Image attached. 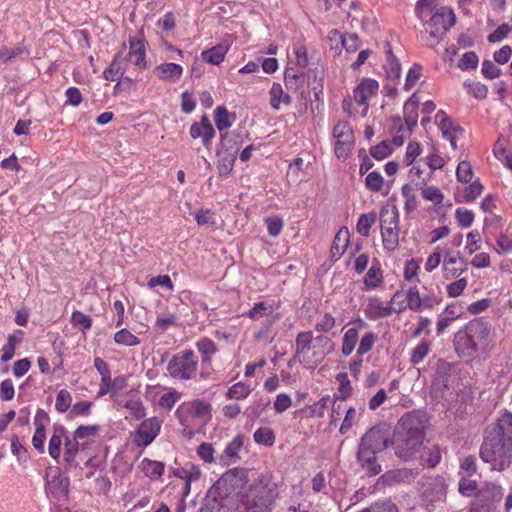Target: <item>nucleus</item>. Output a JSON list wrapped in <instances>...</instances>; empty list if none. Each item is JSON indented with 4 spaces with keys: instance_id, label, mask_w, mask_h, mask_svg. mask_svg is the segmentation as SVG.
<instances>
[{
    "instance_id": "f257e3e1",
    "label": "nucleus",
    "mask_w": 512,
    "mask_h": 512,
    "mask_svg": "<svg viewBox=\"0 0 512 512\" xmlns=\"http://www.w3.org/2000/svg\"><path fill=\"white\" fill-rule=\"evenodd\" d=\"M479 454L492 471L502 472L512 465L511 412H500L496 422L487 426Z\"/></svg>"
},
{
    "instance_id": "f03ea898",
    "label": "nucleus",
    "mask_w": 512,
    "mask_h": 512,
    "mask_svg": "<svg viewBox=\"0 0 512 512\" xmlns=\"http://www.w3.org/2000/svg\"><path fill=\"white\" fill-rule=\"evenodd\" d=\"M248 473V469L240 467L225 472L207 491L200 512L237 510L240 491L249 480Z\"/></svg>"
},
{
    "instance_id": "7ed1b4c3",
    "label": "nucleus",
    "mask_w": 512,
    "mask_h": 512,
    "mask_svg": "<svg viewBox=\"0 0 512 512\" xmlns=\"http://www.w3.org/2000/svg\"><path fill=\"white\" fill-rule=\"evenodd\" d=\"M424 416L416 413L403 415L390 437V443L395 449V454L403 459L409 460L423 444L425 436Z\"/></svg>"
},
{
    "instance_id": "20e7f679",
    "label": "nucleus",
    "mask_w": 512,
    "mask_h": 512,
    "mask_svg": "<svg viewBox=\"0 0 512 512\" xmlns=\"http://www.w3.org/2000/svg\"><path fill=\"white\" fill-rule=\"evenodd\" d=\"M390 444V428L386 424H378L366 431L358 444L356 460L365 474L369 477L381 473L378 453L384 451Z\"/></svg>"
},
{
    "instance_id": "39448f33",
    "label": "nucleus",
    "mask_w": 512,
    "mask_h": 512,
    "mask_svg": "<svg viewBox=\"0 0 512 512\" xmlns=\"http://www.w3.org/2000/svg\"><path fill=\"white\" fill-rule=\"evenodd\" d=\"M277 497V485L269 474H261L241 497V512H271Z\"/></svg>"
},
{
    "instance_id": "423d86ee",
    "label": "nucleus",
    "mask_w": 512,
    "mask_h": 512,
    "mask_svg": "<svg viewBox=\"0 0 512 512\" xmlns=\"http://www.w3.org/2000/svg\"><path fill=\"white\" fill-rule=\"evenodd\" d=\"M399 212L394 206L391 210L383 207L380 210V230L383 248L388 252L397 250L399 246Z\"/></svg>"
},
{
    "instance_id": "0eeeda50",
    "label": "nucleus",
    "mask_w": 512,
    "mask_h": 512,
    "mask_svg": "<svg viewBox=\"0 0 512 512\" xmlns=\"http://www.w3.org/2000/svg\"><path fill=\"white\" fill-rule=\"evenodd\" d=\"M455 21V14L450 8L442 7L434 13L430 20L425 23L426 31L429 32L427 45L433 47L439 44L446 32L455 24Z\"/></svg>"
},
{
    "instance_id": "6e6552de",
    "label": "nucleus",
    "mask_w": 512,
    "mask_h": 512,
    "mask_svg": "<svg viewBox=\"0 0 512 512\" xmlns=\"http://www.w3.org/2000/svg\"><path fill=\"white\" fill-rule=\"evenodd\" d=\"M503 497L501 485L485 482L475 493L469 512H498V504Z\"/></svg>"
},
{
    "instance_id": "1a4fd4ad",
    "label": "nucleus",
    "mask_w": 512,
    "mask_h": 512,
    "mask_svg": "<svg viewBox=\"0 0 512 512\" xmlns=\"http://www.w3.org/2000/svg\"><path fill=\"white\" fill-rule=\"evenodd\" d=\"M198 358L191 349L175 354L168 363L167 371L172 378L190 380L195 378Z\"/></svg>"
},
{
    "instance_id": "9d476101",
    "label": "nucleus",
    "mask_w": 512,
    "mask_h": 512,
    "mask_svg": "<svg viewBox=\"0 0 512 512\" xmlns=\"http://www.w3.org/2000/svg\"><path fill=\"white\" fill-rule=\"evenodd\" d=\"M45 492L58 502L66 501L69 495L70 480L61 474L59 467H49L45 475Z\"/></svg>"
},
{
    "instance_id": "9b49d317",
    "label": "nucleus",
    "mask_w": 512,
    "mask_h": 512,
    "mask_svg": "<svg viewBox=\"0 0 512 512\" xmlns=\"http://www.w3.org/2000/svg\"><path fill=\"white\" fill-rule=\"evenodd\" d=\"M333 137L336 139V156L338 158L347 157L354 143V133L349 122L339 121L333 128Z\"/></svg>"
},
{
    "instance_id": "f8f14e48",
    "label": "nucleus",
    "mask_w": 512,
    "mask_h": 512,
    "mask_svg": "<svg viewBox=\"0 0 512 512\" xmlns=\"http://www.w3.org/2000/svg\"><path fill=\"white\" fill-rule=\"evenodd\" d=\"M401 292L397 291L393 295L390 303L388 305H384L379 298L371 297L368 300V303L365 308V314L368 318L372 320H377L385 317L391 316L394 311L401 312L406 309L403 302H401L398 308L392 307V304L395 300L400 296Z\"/></svg>"
},
{
    "instance_id": "ddd939ff",
    "label": "nucleus",
    "mask_w": 512,
    "mask_h": 512,
    "mask_svg": "<svg viewBox=\"0 0 512 512\" xmlns=\"http://www.w3.org/2000/svg\"><path fill=\"white\" fill-rule=\"evenodd\" d=\"M422 496L427 504L444 501L446 498V485L442 478H429L422 485Z\"/></svg>"
},
{
    "instance_id": "4468645a",
    "label": "nucleus",
    "mask_w": 512,
    "mask_h": 512,
    "mask_svg": "<svg viewBox=\"0 0 512 512\" xmlns=\"http://www.w3.org/2000/svg\"><path fill=\"white\" fill-rule=\"evenodd\" d=\"M453 342L455 351L460 357H470L478 351L479 345L465 328L455 333Z\"/></svg>"
},
{
    "instance_id": "2eb2a0df",
    "label": "nucleus",
    "mask_w": 512,
    "mask_h": 512,
    "mask_svg": "<svg viewBox=\"0 0 512 512\" xmlns=\"http://www.w3.org/2000/svg\"><path fill=\"white\" fill-rule=\"evenodd\" d=\"M161 421L154 417L144 420L137 430L136 441L138 445L148 446L157 436Z\"/></svg>"
},
{
    "instance_id": "dca6fc26",
    "label": "nucleus",
    "mask_w": 512,
    "mask_h": 512,
    "mask_svg": "<svg viewBox=\"0 0 512 512\" xmlns=\"http://www.w3.org/2000/svg\"><path fill=\"white\" fill-rule=\"evenodd\" d=\"M190 135L193 139L201 138L202 143L206 148H209L211 146L212 139L215 136V130L207 115H203L199 123L194 122L191 125Z\"/></svg>"
},
{
    "instance_id": "f3484780",
    "label": "nucleus",
    "mask_w": 512,
    "mask_h": 512,
    "mask_svg": "<svg viewBox=\"0 0 512 512\" xmlns=\"http://www.w3.org/2000/svg\"><path fill=\"white\" fill-rule=\"evenodd\" d=\"M443 264L446 277L455 278L466 271L468 262L459 252L455 254L447 252L444 256Z\"/></svg>"
},
{
    "instance_id": "a211bd4d",
    "label": "nucleus",
    "mask_w": 512,
    "mask_h": 512,
    "mask_svg": "<svg viewBox=\"0 0 512 512\" xmlns=\"http://www.w3.org/2000/svg\"><path fill=\"white\" fill-rule=\"evenodd\" d=\"M87 443L77 442L73 437L65 436L64 439V453H63V462L65 465V469L76 468L78 466V462L76 461V457L79 454L80 450L86 449Z\"/></svg>"
},
{
    "instance_id": "6ab92c4d",
    "label": "nucleus",
    "mask_w": 512,
    "mask_h": 512,
    "mask_svg": "<svg viewBox=\"0 0 512 512\" xmlns=\"http://www.w3.org/2000/svg\"><path fill=\"white\" fill-rule=\"evenodd\" d=\"M465 329L478 345L486 343L491 335V325L483 318L471 320Z\"/></svg>"
},
{
    "instance_id": "aec40b11",
    "label": "nucleus",
    "mask_w": 512,
    "mask_h": 512,
    "mask_svg": "<svg viewBox=\"0 0 512 512\" xmlns=\"http://www.w3.org/2000/svg\"><path fill=\"white\" fill-rule=\"evenodd\" d=\"M378 82L374 79H363L361 83L354 89L355 101L363 105L366 101L378 91Z\"/></svg>"
},
{
    "instance_id": "412c9836",
    "label": "nucleus",
    "mask_w": 512,
    "mask_h": 512,
    "mask_svg": "<svg viewBox=\"0 0 512 512\" xmlns=\"http://www.w3.org/2000/svg\"><path fill=\"white\" fill-rule=\"evenodd\" d=\"M130 51L128 52L126 61L138 66L140 69L145 68V47L144 42L140 39H130Z\"/></svg>"
},
{
    "instance_id": "4be33fe9",
    "label": "nucleus",
    "mask_w": 512,
    "mask_h": 512,
    "mask_svg": "<svg viewBox=\"0 0 512 512\" xmlns=\"http://www.w3.org/2000/svg\"><path fill=\"white\" fill-rule=\"evenodd\" d=\"M418 107H419V100L416 97V94H413L404 104V107H403L404 121H405L407 130L409 133H411L412 130L414 129V127L417 125Z\"/></svg>"
},
{
    "instance_id": "5701e85b",
    "label": "nucleus",
    "mask_w": 512,
    "mask_h": 512,
    "mask_svg": "<svg viewBox=\"0 0 512 512\" xmlns=\"http://www.w3.org/2000/svg\"><path fill=\"white\" fill-rule=\"evenodd\" d=\"M242 143L243 136L238 131L221 133V143L219 150L237 154Z\"/></svg>"
},
{
    "instance_id": "b1692460",
    "label": "nucleus",
    "mask_w": 512,
    "mask_h": 512,
    "mask_svg": "<svg viewBox=\"0 0 512 512\" xmlns=\"http://www.w3.org/2000/svg\"><path fill=\"white\" fill-rule=\"evenodd\" d=\"M65 436H67L66 429L63 426H59L54 428V433L49 440L48 453L57 463H59L61 456L62 437L65 438Z\"/></svg>"
},
{
    "instance_id": "393cba45",
    "label": "nucleus",
    "mask_w": 512,
    "mask_h": 512,
    "mask_svg": "<svg viewBox=\"0 0 512 512\" xmlns=\"http://www.w3.org/2000/svg\"><path fill=\"white\" fill-rule=\"evenodd\" d=\"M244 444V436L237 435L231 442H229L224 450L225 458L222 457L224 464L234 463L239 459L238 453Z\"/></svg>"
},
{
    "instance_id": "a878e982",
    "label": "nucleus",
    "mask_w": 512,
    "mask_h": 512,
    "mask_svg": "<svg viewBox=\"0 0 512 512\" xmlns=\"http://www.w3.org/2000/svg\"><path fill=\"white\" fill-rule=\"evenodd\" d=\"M227 51L228 47L226 45L219 44L210 49L204 50L201 53V57L207 63L212 65H219L223 62Z\"/></svg>"
},
{
    "instance_id": "bb28decb",
    "label": "nucleus",
    "mask_w": 512,
    "mask_h": 512,
    "mask_svg": "<svg viewBox=\"0 0 512 512\" xmlns=\"http://www.w3.org/2000/svg\"><path fill=\"white\" fill-rule=\"evenodd\" d=\"M349 241V232L347 228H341L336 234L332 247H331V255L336 259H339L348 246Z\"/></svg>"
},
{
    "instance_id": "cd10ccee",
    "label": "nucleus",
    "mask_w": 512,
    "mask_h": 512,
    "mask_svg": "<svg viewBox=\"0 0 512 512\" xmlns=\"http://www.w3.org/2000/svg\"><path fill=\"white\" fill-rule=\"evenodd\" d=\"M159 72V78L164 81H172L181 77L183 69L176 63H165L155 68Z\"/></svg>"
},
{
    "instance_id": "c85d7f7f",
    "label": "nucleus",
    "mask_w": 512,
    "mask_h": 512,
    "mask_svg": "<svg viewBox=\"0 0 512 512\" xmlns=\"http://www.w3.org/2000/svg\"><path fill=\"white\" fill-rule=\"evenodd\" d=\"M236 155L237 154L225 152L222 150L217 151V156H218L217 169H218L220 176H225V175L230 174V172L233 170V167H234Z\"/></svg>"
},
{
    "instance_id": "c756f323",
    "label": "nucleus",
    "mask_w": 512,
    "mask_h": 512,
    "mask_svg": "<svg viewBox=\"0 0 512 512\" xmlns=\"http://www.w3.org/2000/svg\"><path fill=\"white\" fill-rule=\"evenodd\" d=\"M121 53H118L112 63L106 68L103 72L104 78L108 81H116L119 79L125 72L126 68L123 64Z\"/></svg>"
},
{
    "instance_id": "7c9ffc66",
    "label": "nucleus",
    "mask_w": 512,
    "mask_h": 512,
    "mask_svg": "<svg viewBox=\"0 0 512 512\" xmlns=\"http://www.w3.org/2000/svg\"><path fill=\"white\" fill-rule=\"evenodd\" d=\"M441 459L440 449L437 445L425 447L420 455L421 463L429 468L435 467Z\"/></svg>"
},
{
    "instance_id": "2f4dec72",
    "label": "nucleus",
    "mask_w": 512,
    "mask_h": 512,
    "mask_svg": "<svg viewBox=\"0 0 512 512\" xmlns=\"http://www.w3.org/2000/svg\"><path fill=\"white\" fill-rule=\"evenodd\" d=\"M141 467L144 474L151 479L159 478L164 472V464L162 462L150 460L148 458H144L142 460Z\"/></svg>"
},
{
    "instance_id": "473e14b6",
    "label": "nucleus",
    "mask_w": 512,
    "mask_h": 512,
    "mask_svg": "<svg viewBox=\"0 0 512 512\" xmlns=\"http://www.w3.org/2000/svg\"><path fill=\"white\" fill-rule=\"evenodd\" d=\"M385 69L389 79H398L401 74V64L393 54L391 48L386 51Z\"/></svg>"
},
{
    "instance_id": "72a5a7b5",
    "label": "nucleus",
    "mask_w": 512,
    "mask_h": 512,
    "mask_svg": "<svg viewBox=\"0 0 512 512\" xmlns=\"http://www.w3.org/2000/svg\"><path fill=\"white\" fill-rule=\"evenodd\" d=\"M196 347L202 355V361L204 363L210 362L211 356L214 355L218 349L216 344L207 337L201 338L197 343Z\"/></svg>"
},
{
    "instance_id": "f704fd0d",
    "label": "nucleus",
    "mask_w": 512,
    "mask_h": 512,
    "mask_svg": "<svg viewBox=\"0 0 512 512\" xmlns=\"http://www.w3.org/2000/svg\"><path fill=\"white\" fill-rule=\"evenodd\" d=\"M358 330L357 328H349L343 336L342 341V354L345 356L350 355L356 347L358 342Z\"/></svg>"
},
{
    "instance_id": "c9c22d12",
    "label": "nucleus",
    "mask_w": 512,
    "mask_h": 512,
    "mask_svg": "<svg viewBox=\"0 0 512 512\" xmlns=\"http://www.w3.org/2000/svg\"><path fill=\"white\" fill-rule=\"evenodd\" d=\"M376 220L377 216L374 212L361 214L356 225L357 232L364 237H368L370 229Z\"/></svg>"
},
{
    "instance_id": "e433bc0d",
    "label": "nucleus",
    "mask_w": 512,
    "mask_h": 512,
    "mask_svg": "<svg viewBox=\"0 0 512 512\" xmlns=\"http://www.w3.org/2000/svg\"><path fill=\"white\" fill-rule=\"evenodd\" d=\"M440 115L442 116V119L440 121V128H441L443 137L445 139L450 140L451 144L453 146H455V140H454V137L450 130L453 129L454 131H458L461 128L459 126H454L452 119L450 117L446 116L444 111H442V110L438 111L436 117H439Z\"/></svg>"
},
{
    "instance_id": "4c0bfd02",
    "label": "nucleus",
    "mask_w": 512,
    "mask_h": 512,
    "mask_svg": "<svg viewBox=\"0 0 512 512\" xmlns=\"http://www.w3.org/2000/svg\"><path fill=\"white\" fill-rule=\"evenodd\" d=\"M23 54L28 55L29 52L25 48V46H23L22 44H17L12 48H9L7 46L0 47V61L2 63H7V62L11 61L12 59L16 58L17 56H20Z\"/></svg>"
},
{
    "instance_id": "58836bf2",
    "label": "nucleus",
    "mask_w": 512,
    "mask_h": 512,
    "mask_svg": "<svg viewBox=\"0 0 512 512\" xmlns=\"http://www.w3.org/2000/svg\"><path fill=\"white\" fill-rule=\"evenodd\" d=\"M254 441L257 444L271 447L276 441L275 434L271 428L263 427L259 428L254 432Z\"/></svg>"
},
{
    "instance_id": "ea45409f",
    "label": "nucleus",
    "mask_w": 512,
    "mask_h": 512,
    "mask_svg": "<svg viewBox=\"0 0 512 512\" xmlns=\"http://www.w3.org/2000/svg\"><path fill=\"white\" fill-rule=\"evenodd\" d=\"M383 282L382 270L379 266H371L367 271L364 284L367 289H375Z\"/></svg>"
},
{
    "instance_id": "a19ab883",
    "label": "nucleus",
    "mask_w": 512,
    "mask_h": 512,
    "mask_svg": "<svg viewBox=\"0 0 512 512\" xmlns=\"http://www.w3.org/2000/svg\"><path fill=\"white\" fill-rule=\"evenodd\" d=\"M189 415L202 418L210 414L211 405L203 400L197 399L192 401L188 407Z\"/></svg>"
},
{
    "instance_id": "79ce46f5",
    "label": "nucleus",
    "mask_w": 512,
    "mask_h": 512,
    "mask_svg": "<svg viewBox=\"0 0 512 512\" xmlns=\"http://www.w3.org/2000/svg\"><path fill=\"white\" fill-rule=\"evenodd\" d=\"M313 334L312 332H301L296 337V354L294 358L300 356L311 349Z\"/></svg>"
},
{
    "instance_id": "37998d69",
    "label": "nucleus",
    "mask_w": 512,
    "mask_h": 512,
    "mask_svg": "<svg viewBox=\"0 0 512 512\" xmlns=\"http://www.w3.org/2000/svg\"><path fill=\"white\" fill-rule=\"evenodd\" d=\"M250 393L251 389L249 385L243 382H237L228 389L226 397L229 399L241 400L248 397Z\"/></svg>"
},
{
    "instance_id": "c03bdc74",
    "label": "nucleus",
    "mask_w": 512,
    "mask_h": 512,
    "mask_svg": "<svg viewBox=\"0 0 512 512\" xmlns=\"http://www.w3.org/2000/svg\"><path fill=\"white\" fill-rule=\"evenodd\" d=\"M393 148L390 140H383L379 144L371 147L370 154L376 160H383L391 155Z\"/></svg>"
},
{
    "instance_id": "a18cd8bd",
    "label": "nucleus",
    "mask_w": 512,
    "mask_h": 512,
    "mask_svg": "<svg viewBox=\"0 0 512 512\" xmlns=\"http://www.w3.org/2000/svg\"><path fill=\"white\" fill-rule=\"evenodd\" d=\"M402 195L405 198L404 209L406 213H411L417 208L418 202L414 194V189L411 185L405 184L401 189Z\"/></svg>"
},
{
    "instance_id": "49530a36",
    "label": "nucleus",
    "mask_w": 512,
    "mask_h": 512,
    "mask_svg": "<svg viewBox=\"0 0 512 512\" xmlns=\"http://www.w3.org/2000/svg\"><path fill=\"white\" fill-rule=\"evenodd\" d=\"M114 341L125 346H136L140 343L139 338L125 328L115 333Z\"/></svg>"
},
{
    "instance_id": "de8ad7c7",
    "label": "nucleus",
    "mask_w": 512,
    "mask_h": 512,
    "mask_svg": "<svg viewBox=\"0 0 512 512\" xmlns=\"http://www.w3.org/2000/svg\"><path fill=\"white\" fill-rule=\"evenodd\" d=\"M269 404L270 399L260 398L258 401L247 407L245 414L251 420H255L262 415V413L265 411Z\"/></svg>"
},
{
    "instance_id": "09e8293b",
    "label": "nucleus",
    "mask_w": 512,
    "mask_h": 512,
    "mask_svg": "<svg viewBox=\"0 0 512 512\" xmlns=\"http://www.w3.org/2000/svg\"><path fill=\"white\" fill-rule=\"evenodd\" d=\"M215 124L220 132L231 127L230 114L224 106H218L216 108Z\"/></svg>"
},
{
    "instance_id": "8fccbe9b",
    "label": "nucleus",
    "mask_w": 512,
    "mask_h": 512,
    "mask_svg": "<svg viewBox=\"0 0 512 512\" xmlns=\"http://www.w3.org/2000/svg\"><path fill=\"white\" fill-rule=\"evenodd\" d=\"M430 351V345L422 340L411 352L410 362L414 365L421 363Z\"/></svg>"
},
{
    "instance_id": "3c124183",
    "label": "nucleus",
    "mask_w": 512,
    "mask_h": 512,
    "mask_svg": "<svg viewBox=\"0 0 512 512\" xmlns=\"http://www.w3.org/2000/svg\"><path fill=\"white\" fill-rule=\"evenodd\" d=\"M99 431L98 425H80L73 432L72 437L79 442L90 437H95Z\"/></svg>"
},
{
    "instance_id": "603ef678",
    "label": "nucleus",
    "mask_w": 512,
    "mask_h": 512,
    "mask_svg": "<svg viewBox=\"0 0 512 512\" xmlns=\"http://www.w3.org/2000/svg\"><path fill=\"white\" fill-rule=\"evenodd\" d=\"M72 404V396L67 389H61L57 393L55 409L60 413H65Z\"/></svg>"
},
{
    "instance_id": "864d4df0",
    "label": "nucleus",
    "mask_w": 512,
    "mask_h": 512,
    "mask_svg": "<svg viewBox=\"0 0 512 512\" xmlns=\"http://www.w3.org/2000/svg\"><path fill=\"white\" fill-rule=\"evenodd\" d=\"M421 298L422 295H420L419 290L417 286L411 287L406 295V301L407 304L405 305L406 308L408 307L412 311H420L421 310Z\"/></svg>"
},
{
    "instance_id": "5fc2aeb1",
    "label": "nucleus",
    "mask_w": 512,
    "mask_h": 512,
    "mask_svg": "<svg viewBox=\"0 0 512 512\" xmlns=\"http://www.w3.org/2000/svg\"><path fill=\"white\" fill-rule=\"evenodd\" d=\"M479 58L474 51H468L464 53L458 62V67L462 71L469 69H475L478 66Z\"/></svg>"
},
{
    "instance_id": "6e6d98bb",
    "label": "nucleus",
    "mask_w": 512,
    "mask_h": 512,
    "mask_svg": "<svg viewBox=\"0 0 512 512\" xmlns=\"http://www.w3.org/2000/svg\"><path fill=\"white\" fill-rule=\"evenodd\" d=\"M71 323L74 327H79L84 332L91 328L92 319L88 315L76 310L72 313Z\"/></svg>"
},
{
    "instance_id": "4d7b16f0",
    "label": "nucleus",
    "mask_w": 512,
    "mask_h": 512,
    "mask_svg": "<svg viewBox=\"0 0 512 512\" xmlns=\"http://www.w3.org/2000/svg\"><path fill=\"white\" fill-rule=\"evenodd\" d=\"M359 512H399L397 506L390 500L376 502Z\"/></svg>"
},
{
    "instance_id": "13d9d810",
    "label": "nucleus",
    "mask_w": 512,
    "mask_h": 512,
    "mask_svg": "<svg viewBox=\"0 0 512 512\" xmlns=\"http://www.w3.org/2000/svg\"><path fill=\"white\" fill-rule=\"evenodd\" d=\"M478 484L475 480L462 477L458 483V490L461 495L465 497L472 496L475 492L478 491Z\"/></svg>"
},
{
    "instance_id": "bf43d9fd",
    "label": "nucleus",
    "mask_w": 512,
    "mask_h": 512,
    "mask_svg": "<svg viewBox=\"0 0 512 512\" xmlns=\"http://www.w3.org/2000/svg\"><path fill=\"white\" fill-rule=\"evenodd\" d=\"M376 340H377V336L373 332L366 333L360 340V343H359V346L357 349V354L359 356H363L364 354L371 351Z\"/></svg>"
},
{
    "instance_id": "052dcab7",
    "label": "nucleus",
    "mask_w": 512,
    "mask_h": 512,
    "mask_svg": "<svg viewBox=\"0 0 512 512\" xmlns=\"http://www.w3.org/2000/svg\"><path fill=\"white\" fill-rule=\"evenodd\" d=\"M45 441H46V432L45 427L41 426H35V432L32 437V444L33 447L39 452L43 453L45 450Z\"/></svg>"
},
{
    "instance_id": "680f3d73",
    "label": "nucleus",
    "mask_w": 512,
    "mask_h": 512,
    "mask_svg": "<svg viewBox=\"0 0 512 512\" xmlns=\"http://www.w3.org/2000/svg\"><path fill=\"white\" fill-rule=\"evenodd\" d=\"M456 176L458 181L463 183H468L472 179L473 176V170L470 162L468 161H461L458 164L457 170H456Z\"/></svg>"
},
{
    "instance_id": "e2e57ef3",
    "label": "nucleus",
    "mask_w": 512,
    "mask_h": 512,
    "mask_svg": "<svg viewBox=\"0 0 512 512\" xmlns=\"http://www.w3.org/2000/svg\"><path fill=\"white\" fill-rule=\"evenodd\" d=\"M383 182V177L377 171L370 172L365 179L366 187L374 192H378L381 190Z\"/></svg>"
},
{
    "instance_id": "0e129e2a",
    "label": "nucleus",
    "mask_w": 512,
    "mask_h": 512,
    "mask_svg": "<svg viewBox=\"0 0 512 512\" xmlns=\"http://www.w3.org/2000/svg\"><path fill=\"white\" fill-rule=\"evenodd\" d=\"M455 217L459 225L463 228L470 227L474 221L473 212L465 208H457L455 211Z\"/></svg>"
},
{
    "instance_id": "69168bd1",
    "label": "nucleus",
    "mask_w": 512,
    "mask_h": 512,
    "mask_svg": "<svg viewBox=\"0 0 512 512\" xmlns=\"http://www.w3.org/2000/svg\"><path fill=\"white\" fill-rule=\"evenodd\" d=\"M271 310H272V306L269 305L268 303L258 302V303H255L253 308L249 310L248 316L251 319H260V318L268 315V313H270Z\"/></svg>"
},
{
    "instance_id": "338daca9",
    "label": "nucleus",
    "mask_w": 512,
    "mask_h": 512,
    "mask_svg": "<svg viewBox=\"0 0 512 512\" xmlns=\"http://www.w3.org/2000/svg\"><path fill=\"white\" fill-rule=\"evenodd\" d=\"M465 85L469 88L468 93L478 99H484L487 97L488 88L486 85L480 82H469L466 81Z\"/></svg>"
},
{
    "instance_id": "774afa93",
    "label": "nucleus",
    "mask_w": 512,
    "mask_h": 512,
    "mask_svg": "<svg viewBox=\"0 0 512 512\" xmlns=\"http://www.w3.org/2000/svg\"><path fill=\"white\" fill-rule=\"evenodd\" d=\"M342 48L348 53H353L360 47V39L356 33L344 34Z\"/></svg>"
}]
</instances>
